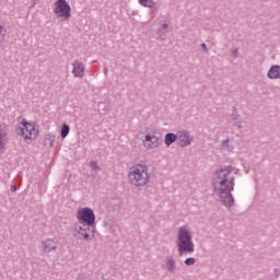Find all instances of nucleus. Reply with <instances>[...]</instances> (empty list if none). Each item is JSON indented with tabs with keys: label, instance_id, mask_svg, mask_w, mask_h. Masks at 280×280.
I'll return each mask as SVG.
<instances>
[{
	"label": "nucleus",
	"instance_id": "1",
	"mask_svg": "<svg viewBox=\"0 0 280 280\" xmlns=\"http://www.w3.org/2000/svg\"><path fill=\"white\" fill-rule=\"evenodd\" d=\"M235 172V167L232 165L221 167L215 171L217 178L213 179L214 194L219 196L220 201L231 209L235 205V198H233V189H235V176H231V173Z\"/></svg>",
	"mask_w": 280,
	"mask_h": 280
},
{
	"label": "nucleus",
	"instance_id": "2",
	"mask_svg": "<svg viewBox=\"0 0 280 280\" xmlns=\"http://www.w3.org/2000/svg\"><path fill=\"white\" fill-rule=\"evenodd\" d=\"M129 183L136 187H145L150 183V174L148 173V166L143 164H137L132 166L128 174Z\"/></svg>",
	"mask_w": 280,
	"mask_h": 280
},
{
	"label": "nucleus",
	"instance_id": "3",
	"mask_svg": "<svg viewBox=\"0 0 280 280\" xmlns=\"http://www.w3.org/2000/svg\"><path fill=\"white\" fill-rule=\"evenodd\" d=\"M176 244L179 257H183L185 254L191 255V253L195 250L191 232H189L187 229H179Z\"/></svg>",
	"mask_w": 280,
	"mask_h": 280
},
{
	"label": "nucleus",
	"instance_id": "4",
	"mask_svg": "<svg viewBox=\"0 0 280 280\" xmlns=\"http://www.w3.org/2000/svg\"><path fill=\"white\" fill-rule=\"evenodd\" d=\"M21 126L15 127V130L20 137H23L25 141L27 139H36L38 137V129L34 122H28L25 118L22 120Z\"/></svg>",
	"mask_w": 280,
	"mask_h": 280
},
{
	"label": "nucleus",
	"instance_id": "5",
	"mask_svg": "<svg viewBox=\"0 0 280 280\" xmlns=\"http://www.w3.org/2000/svg\"><path fill=\"white\" fill-rule=\"evenodd\" d=\"M77 220L79 221V224L95 226V211L89 207L80 208L77 211Z\"/></svg>",
	"mask_w": 280,
	"mask_h": 280
},
{
	"label": "nucleus",
	"instance_id": "6",
	"mask_svg": "<svg viewBox=\"0 0 280 280\" xmlns=\"http://www.w3.org/2000/svg\"><path fill=\"white\" fill-rule=\"evenodd\" d=\"M54 12L57 19H66L69 21L71 19V4L67 0H57L55 2Z\"/></svg>",
	"mask_w": 280,
	"mask_h": 280
},
{
	"label": "nucleus",
	"instance_id": "7",
	"mask_svg": "<svg viewBox=\"0 0 280 280\" xmlns=\"http://www.w3.org/2000/svg\"><path fill=\"white\" fill-rule=\"evenodd\" d=\"M74 231L81 235L79 240H85L89 241L91 235L94 237L95 236V225L89 226L85 224H75Z\"/></svg>",
	"mask_w": 280,
	"mask_h": 280
},
{
	"label": "nucleus",
	"instance_id": "8",
	"mask_svg": "<svg viewBox=\"0 0 280 280\" xmlns=\"http://www.w3.org/2000/svg\"><path fill=\"white\" fill-rule=\"evenodd\" d=\"M177 145H179V148H187L188 145H191L194 138L189 135V131H179L177 133Z\"/></svg>",
	"mask_w": 280,
	"mask_h": 280
},
{
	"label": "nucleus",
	"instance_id": "9",
	"mask_svg": "<svg viewBox=\"0 0 280 280\" xmlns=\"http://www.w3.org/2000/svg\"><path fill=\"white\" fill-rule=\"evenodd\" d=\"M159 137L155 136V132L153 133H147L144 136V148H149L150 150H154V148H159Z\"/></svg>",
	"mask_w": 280,
	"mask_h": 280
},
{
	"label": "nucleus",
	"instance_id": "10",
	"mask_svg": "<svg viewBox=\"0 0 280 280\" xmlns=\"http://www.w3.org/2000/svg\"><path fill=\"white\" fill-rule=\"evenodd\" d=\"M43 250L46 253H51V250H57L58 248V240L57 238H47L42 242Z\"/></svg>",
	"mask_w": 280,
	"mask_h": 280
},
{
	"label": "nucleus",
	"instance_id": "11",
	"mask_svg": "<svg viewBox=\"0 0 280 280\" xmlns=\"http://www.w3.org/2000/svg\"><path fill=\"white\" fill-rule=\"evenodd\" d=\"M72 67L74 78H84V63H82V61H73Z\"/></svg>",
	"mask_w": 280,
	"mask_h": 280
},
{
	"label": "nucleus",
	"instance_id": "12",
	"mask_svg": "<svg viewBox=\"0 0 280 280\" xmlns=\"http://www.w3.org/2000/svg\"><path fill=\"white\" fill-rule=\"evenodd\" d=\"M267 78H269V80H280V66H271L267 73Z\"/></svg>",
	"mask_w": 280,
	"mask_h": 280
},
{
	"label": "nucleus",
	"instance_id": "13",
	"mask_svg": "<svg viewBox=\"0 0 280 280\" xmlns=\"http://www.w3.org/2000/svg\"><path fill=\"white\" fill-rule=\"evenodd\" d=\"M176 141H178V135L174 132H167L164 137V143L166 148H170V145H172L173 143H176Z\"/></svg>",
	"mask_w": 280,
	"mask_h": 280
},
{
	"label": "nucleus",
	"instance_id": "14",
	"mask_svg": "<svg viewBox=\"0 0 280 280\" xmlns=\"http://www.w3.org/2000/svg\"><path fill=\"white\" fill-rule=\"evenodd\" d=\"M165 269L168 272H174V270H176V259H174V256L166 257Z\"/></svg>",
	"mask_w": 280,
	"mask_h": 280
},
{
	"label": "nucleus",
	"instance_id": "15",
	"mask_svg": "<svg viewBox=\"0 0 280 280\" xmlns=\"http://www.w3.org/2000/svg\"><path fill=\"white\" fill-rule=\"evenodd\" d=\"M98 113H101V115H106V113H110V103H107V102L98 103Z\"/></svg>",
	"mask_w": 280,
	"mask_h": 280
},
{
	"label": "nucleus",
	"instance_id": "16",
	"mask_svg": "<svg viewBox=\"0 0 280 280\" xmlns=\"http://www.w3.org/2000/svg\"><path fill=\"white\" fill-rule=\"evenodd\" d=\"M70 130H71V128L69 127V125L63 124L61 126V130H60L61 139H67V137H69Z\"/></svg>",
	"mask_w": 280,
	"mask_h": 280
},
{
	"label": "nucleus",
	"instance_id": "17",
	"mask_svg": "<svg viewBox=\"0 0 280 280\" xmlns=\"http://www.w3.org/2000/svg\"><path fill=\"white\" fill-rule=\"evenodd\" d=\"M139 3L143 8H154V0H139Z\"/></svg>",
	"mask_w": 280,
	"mask_h": 280
},
{
	"label": "nucleus",
	"instance_id": "18",
	"mask_svg": "<svg viewBox=\"0 0 280 280\" xmlns=\"http://www.w3.org/2000/svg\"><path fill=\"white\" fill-rule=\"evenodd\" d=\"M7 32L8 31L3 26L0 25V47H2L3 43H5V33Z\"/></svg>",
	"mask_w": 280,
	"mask_h": 280
},
{
	"label": "nucleus",
	"instance_id": "19",
	"mask_svg": "<svg viewBox=\"0 0 280 280\" xmlns=\"http://www.w3.org/2000/svg\"><path fill=\"white\" fill-rule=\"evenodd\" d=\"M5 137H8V133L0 129V150H3V148H5V144L3 143Z\"/></svg>",
	"mask_w": 280,
	"mask_h": 280
},
{
	"label": "nucleus",
	"instance_id": "20",
	"mask_svg": "<svg viewBox=\"0 0 280 280\" xmlns=\"http://www.w3.org/2000/svg\"><path fill=\"white\" fill-rule=\"evenodd\" d=\"M232 110H233V114L231 115V120L237 121V119H240V114H237V107L233 106Z\"/></svg>",
	"mask_w": 280,
	"mask_h": 280
},
{
	"label": "nucleus",
	"instance_id": "21",
	"mask_svg": "<svg viewBox=\"0 0 280 280\" xmlns=\"http://www.w3.org/2000/svg\"><path fill=\"white\" fill-rule=\"evenodd\" d=\"M184 264H185V266H194V264H196V258L188 257L185 259Z\"/></svg>",
	"mask_w": 280,
	"mask_h": 280
},
{
	"label": "nucleus",
	"instance_id": "22",
	"mask_svg": "<svg viewBox=\"0 0 280 280\" xmlns=\"http://www.w3.org/2000/svg\"><path fill=\"white\" fill-rule=\"evenodd\" d=\"M90 167L94 172H100V165H97V162H95V161L90 162Z\"/></svg>",
	"mask_w": 280,
	"mask_h": 280
},
{
	"label": "nucleus",
	"instance_id": "23",
	"mask_svg": "<svg viewBox=\"0 0 280 280\" xmlns=\"http://www.w3.org/2000/svg\"><path fill=\"white\" fill-rule=\"evenodd\" d=\"M45 141H50V145H54V136H51V135H46Z\"/></svg>",
	"mask_w": 280,
	"mask_h": 280
},
{
	"label": "nucleus",
	"instance_id": "24",
	"mask_svg": "<svg viewBox=\"0 0 280 280\" xmlns=\"http://www.w3.org/2000/svg\"><path fill=\"white\" fill-rule=\"evenodd\" d=\"M222 147L228 148V150H233V147L229 148V139L222 141Z\"/></svg>",
	"mask_w": 280,
	"mask_h": 280
},
{
	"label": "nucleus",
	"instance_id": "25",
	"mask_svg": "<svg viewBox=\"0 0 280 280\" xmlns=\"http://www.w3.org/2000/svg\"><path fill=\"white\" fill-rule=\"evenodd\" d=\"M201 49L205 54H209V48L207 47V44L202 43L201 44Z\"/></svg>",
	"mask_w": 280,
	"mask_h": 280
},
{
	"label": "nucleus",
	"instance_id": "26",
	"mask_svg": "<svg viewBox=\"0 0 280 280\" xmlns=\"http://www.w3.org/2000/svg\"><path fill=\"white\" fill-rule=\"evenodd\" d=\"M273 272H275V279H279L280 270L279 269H275Z\"/></svg>",
	"mask_w": 280,
	"mask_h": 280
},
{
	"label": "nucleus",
	"instance_id": "27",
	"mask_svg": "<svg viewBox=\"0 0 280 280\" xmlns=\"http://www.w3.org/2000/svg\"><path fill=\"white\" fill-rule=\"evenodd\" d=\"M103 73H104L105 77L108 75V68L107 67L103 68Z\"/></svg>",
	"mask_w": 280,
	"mask_h": 280
},
{
	"label": "nucleus",
	"instance_id": "28",
	"mask_svg": "<svg viewBox=\"0 0 280 280\" xmlns=\"http://www.w3.org/2000/svg\"><path fill=\"white\" fill-rule=\"evenodd\" d=\"M237 54H238V50H237V48H235V49L233 50V56H234V58H237Z\"/></svg>",
	"mask_w": 280,
	"mask_h": 280
},
{
	"label": "nucleus",
	"instance_id": "29",
	"mask_svg": "<svg viewBox=\"0 0 280 280\" xmlns=\"http://www.w3.org/2000/svg\"><path fill=\"white\" fill-rule=\"evenodd\" d=\"M167 27H170V25H167V23H164V24L162 25V30H167Z\"/></svg>",
	"mask_w": 280,
	"mask_h": 280
},
{
	"label": "nucleus",
	"instance_id": "30",
	"mask_svg": "<svg viewBox=\"0 0 280 280\" xmlns=\"http://www.w3.org/2000/svg\"><path fill=\"white\" fill-rule=\"evenodd\" d=\"M11 191H12V192L16 191V185H12V186H11Z\"/></svg>",
	"mask_w": 280,
	"mask_h": 280
},
{
	"label": "nucleus",
	"instance_id": "31",
	"mask_svg": "<svg viewBox=\"0 0 280 280\" xmlns=\"http://www.w3.org/2000/svg\"><path fill=\"white\" fill-rule=\"evenodd\" d=\"M235 126H237L238 129L242 128V122L235 124Z\"/></svg>",
	"mask_w": 280,
	"mask_h": 280
}]
</instances>
